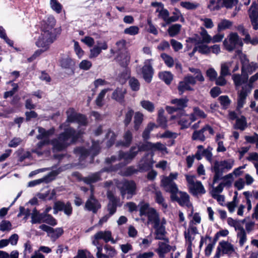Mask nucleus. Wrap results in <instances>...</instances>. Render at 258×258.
Instances as JSON below:
<instances>
[{"instance_id": "1", "label": "nucleus", "mask_w": 258, "mask_h": 258, "mask_svg": "<svg viewBox=\"0 0 258 258\" xmlns=\"http://www.w3.org/2000/svg\"><path fill=\"white\" fill-rule=\"evenodd\" d=\"M234 163L235 160L232 158L215 161L211 166V171L214 173L213 184L222 180L221 183L224 186H230L234 180L233 173H229L224 176L223 174L230 170L234 166Z\"/></svg>"}, {"instance_id": "2", "label": "nucleus", "mask_w": 258, "mask_h": 258, "mask_svg": "<svg viewBox=\"0 0 258 258\" xmlns=\"http://www.w3.org/2000/svg\"><path fill=\"white\" fill-rule=\"evenodd\" d=\"M80 131L77 132L72 128H68L60 134L57 138L50 141V144L52 146L54 151H60L67 148L71 143L75 142L81 134Z\"/></svg>"}, {"instance_id": "3", "label": "nucleus", "mask_w": 258, "mask_h": 258, "mask_svg": "<svg viewBox=\"0 0 258 258\" xmlns=\"http://www.w3.org/2000/svg\"><path fill=\"white\" fill-rule=\"evenodd\" d=\"M55 20L52 16L48 17L47 20L43 22L41 35L36 42L38 47H46L55 40Z\"/></svg>"}, {"instance_id": "4", "label": "nucleus", "mask_w": 258, "mask_h": 258, "mask_svg": "<svg viewBox=\"0 0 258 258\" xmlns=\"http://www.w3.org/2000/svg\"><path fill=\"white\" fill-rule=\"evenodd\" d=\"M223 45L225 49L229 52L236 50L237 53H239V48L243 46V42L236 33L232 32L224 40Z\"/></svg>"}, {"instance_id": "5", "label": "nucleus", "mask_w": 258, "mask_h": 258, "mask_svg": "<svg viewBox=\"0 0 258 258\" xmlns=\"http://www.w3.org/2000/svg\"><path fill=\"white\" fill-rule=\"evenodd\" d=\"M198 233L196 226L192 222H189L188 227L184 232V236L186 243L187 244V252L185 258H192V244L195 236Z\"/></svg>"}, {"instance_id": "6", "label": "nucleus", "mask_w": 258, "mask_h": 258, "mask_svg": "<svg viewBox=\"0 0 258 258\" xmlns=\"http://www.w3.org/2000/svg\"><path fill=\"white\" fill-rule=\"evenodd\" d=\"M139 152V149L137 147H132L128 152H123L120 151L118 152V157H116L114 156H111L110 158L106 159V162L107 164H111L115 162L117 160H123L125 164H128L136 156Z\"/></svg>"}, {"instance_id": "7", "label": "nucleus", "mask_w": 258, "mask_h": 258, "mask_svg": "<svg viewBox=\"0 0 258 258\" xmlns=\"http://www.w3.org/2000/svg\"><path fill=\"white\" fill-rule=\"evenodd\" d=\"M117 187L119 189L123 198H126L129 200L136 194L137 186L132 180H122L117 184Z\"/></svg>"}, {"instance_id": "8", "label": "nucleus", "mask_w": 258, "mask_h": 258, "mask_svg": "<svg viewBox=\"0 0 258 258\" xmlns=\"http://www.w3.org/2000/svg\"><path fill=\"white\" fill-rule=\"evenodd\" d=\"M67 115V121L69 122H77L79 124V127L81 129L77 132L81 131L82 134L83 133L82 130H84V127L87 124L86 118L85 116L77 113L73 108L68 109L66 112Z\"/></svg>"}, {"instance_id": "9", "label": "nucleus", "mask_w": 258, "mask_h": 258, "mask_svg": "<svg viewBox=\"0 0 258 258\" xmlns=\"http://www.w3.org/2000/svg\"><path fill=\"white\" fill-rule=\"evenodd\" d=\"M91 240L93 245H100L101 240L105 243H107L109 241H111L113 243H115L112 233L109 230L98 231L91 236Z\"/></svg>"}, {"instance_id": "10", "label": "nucleus", "mask_w": 258, "mask_h": 258, "mask_svg": "<svg viewBox=\"0 0 258 258\" xmlns=\"http://www.w3.org/2000/svg\"><path fill=\"white\" fill-rule=\"evenodd\" d=\"M178 176V173L175 172L170 173L168 176L163 177L161 179V186L166 191H173L176 190L177 185L173 180L176 179Z\"/></svg>"}, {"instance_id": "11", "label": "nucleus", "mask_w": 258, "mask_h": 258, "mask_svg": "<svg viewBox=\"0 0 258 258\" xmlns=\"http://www.w3.org/2000/svg\"><path fill=\"white\" fill-rule=\"evenodd\" d=\"M168 192L171 194V199L172 201H176L182 206L189 207L190 206L189 197L186 192L179 191L178 187L173 191Z\"/></svg>"}, {"instance_id": "12", "label": "nucleus", "mask_w": 258, "mask_h": 258, "mask_svg": "<svg viewBox=\"0 0 258 258\" xmlns=\"http://www.w3.org/2000/svg\"><path fill=\"white\" fill-rule=\"evenodd\" d=\"M38 135L37 136V139L38 140L44 139L37 144V149H41L43 146L50 144L48 138L54 133V129L51 128L46 131L41 127H38Z\"/></svg>"}, {"instance_id": "13", "label": "nucleus", "mask_w": 258, "mask_h": 258, "mask_svg": "<svg viewBox=\"0 0 258 258\" xmlns=\"http://www.w3.org/2000/svg\"><path fill=\"white\" fill-rule=\"evenodd\" d=\"M100 149V147L99 142H93L89 152L83 147L77 148L75 149L74 151L76 154L80 156L81 159L83 160L89 154L91 155L92 156H96L99 152Z\"/></svg>"}, {"instance_id": "14", "label": "nucleus", "mask_w": 258, "mask_h": 258, "mask_svg": "<svg viewBox=\"0 0 258 258\" xmlns=\"http://www.w3.org/2000/svg\"><path fill=\"white\" fill-rule=\"evenodd\" d=\"M153 59H146L144 62V65L142 68V74L144 79L146 82L150 83L153 77L154 70L152 67Z\"/></svg>"}, {"instance_id": "15", "label": "nucleus", "mask_w": 258, "mask_h": 258, "mask_svg": "<svg viewBox=\"0 0 258 258\" xmlns=\"http://www.w3.org/2000/svg\"><path fill=\"white\" fill-rule=\"evenodd\" d=\"M53 209L54 214H56L58 211H63L68 216H70L73 212L71 204L69 202L65 203L61 201L56 202L54 204Z\"/></svg>"}, {"instance_id": "16", "label": "nucleus", "mask_w": 258, "mask_h": 258, "mask_svg": "<svg viewBox=\"0 0 258 258\" xmlns=\"http://www.w3.org/2000/svg\"><path fill=\"white\" fill-rule=\"evenodd\" d=\"M249 87L248 86H242L241 90L237 93L238 97L237 99L238 110L241 109L246 103V97L250 93Z\"/></svg>"}, {"instance_id": "17", "label": "nucleus", "mask_w": 258, "mask_h": 258, "mask_svg": "<svg viewBox=\"0 0 258 258\" xmlns=\"http://www.w3.org/2000/svg\"><path fill=\"white\" fill-rule=\"evenodd\" d=\"M85 209L89 211H91L93 213H97V211L101 208V205L98 201L96 199L93 195V189H91V195L87 200L85 206Z\"/></svg>"}, {"instance_id": "18", "label": "nucleus", "mask_w": 258, "mask_h": 258, "mask_svg": "<svg viewBox=\"0 0 258 258\" xmlns=\"http://www.w3.org/2000/svg\"><path fill=\"white\" fill-rule=\"evenodd\" d=\"M166 224V221L164 218H162L161 222L153 226L155 229V239L159 240H165V234L166 233L165 225Z\"/></svg>"}, {"instance_id": "19", "label": "nucleus", "mask_w": 258, "mask_h": 258, "mask_svg": "<svg viewBox=\"0 0 258 258\" xmlns=\"http://www.w3.org/2000/svg\"><path fill=\"white\" fill-rule=\"evenodd\" d=\"M120 167V166L119 165H118L117 166H116L115 167H111L107 170L103 169L100 172L93 173L92 174L89 175L87 177H84L83 178V180L84 181V182L86 183L87 184H92L93 183L96 182L101 180L100 174L103 171H105V170L114 171V170H117V169H118Z\"/></svg>"}, {"instance_id": "20", "label": "nucleus", "mask_w": 258, "mask_h": 258, "mask_svg": "<svg viewBox=\"0 0 258 258\" xmlns=\"http://www.w3.org/2000/svg\"><path fill=\"white\" fill-rule=\"evenodd\" d=\"M251 25L253 29H258V6L253 3L250 7L249 12Z\"/></svg>"}, {"instance_id": "21", "label": "nucleus", "mask_w": 258, "mask_h": 258, "mask_svg": "<svg viewBox=\"0 0 258 258\" xmlns=\"http://www.w3.org/2000/svg\"><path fill=\"white\" fill-rule=\"evenodd\" d=\"M97 44L90 49V53L89 56L90 58L97 57L101 52L102 50H106L108 48L107 44L105 41H97Z\"/></svg>"}, {"instance_id": "22", "label": "nucleus", "mask_w": 258, "mask_h": 258, "mask_svg": "<svg viewBox=\"0 0 258 258\" xmlns=\"http://www.w3.org/2000/svg\"><path fill=\"white\" fill-rule=\"evenodd\" d=\"M133 134L130 130H126L124 132L123 135V140L118 141L116 143V146H121L124 147H129L133 140Z\"/></svg>"}, {"instance_id": "23", "label": "nucleus", "mask_w": 258, "mask_h": 258, "mask_svg": "<svg viewBox=\"0 0 258 258\" xmlns=\"http://www.w3.org/2000/svg\"><path fill=\"white\" fill-rule=\"evenodd\" d=\"M56 172L55 171H53L48 174L47 176L34 180L31 181L29 182L28 186V187H33L37 185H38L42 182H49L53 179L54 177L56 175Z\"/></svg>"}, {"instance_id": "24", "label": "nucleus", "mask_w": 258, "mask_h": 258, "mask_svg": "<svg viewBox=\"0 0 258 258\" xmlns=\"http://www.w3.org/2000/svg\"><path fill=\"white\" fill-rule=\"evenodd\" d=\"M165 240L166 242H159L158 248L156 250L160 258H164L165 254L170 250L171 246L168 244V239Z\"/></svg>"}, {"instance_id": "25", "label": "nucleus", "mask_w": 258, "mask_h": 258, "mask_svg": "<svg viewBox=\"0 0 258 258\" xmlns=\"http://www.w3.org/2000/svg\"><path fill=\"white\" fill-rule=\"evenodd\" d=\"M126 93V89L123 87H117L112 93V98L122 103L124 102V95Z\"/></svg>"}, {"instance_id": "26", "label": "nucleus", "mask_w": 258, "mask_h": 258, "mask_svg": "<svg viewBox=\"0 0 258 258\" xmlns=\"http://www.w3.org/2000/svg\"><path fill=\"white\" fill-rule=\"evenodd\" d=\"M200 33L201 38L195 39L196 44H209L212 41V37L208 34L207 31L203 27H201Z\"/></svg>"}, {"instance_id": "27", "label": "nucleus", "mask_w": 258, "mask_h": 258, "mask_svg": "<svg viewBox=\"0 0 258 258\" xmlns=\"http://www.w3.org/2000/svg\"><path fill=\"white\" fill-rule=\"evenodd\" d=\"M148 218L147 224H152L153 226L161 222L158 213L155 210L151 211L147 216Z\"/></svg>"}, {"instance_id": "28", "label": "nucleus", "mask_w": 258, "mask_h": 258, "mask_svg": "<svg viewBox=\"0 0 258 258\" xmlns=\"http://www.w3.org/2000/svg\"><path fill=\"white\" fill-rule=\"evenodd\" d=\"M219 246L223 254H231L235 251L234 246L230 243L222 241L219 242Z\"/></svg>"}, {"instance_id": "29", "label": "nucleus", "mask_w": 258, "mask_h": 258, "mask_svg": "<svg viewBox=\"0 0 258 258\" xmlns=\"http://www.w3.org/2000/svg\"><path fill=\"white\" fill-rule=\"evenodd\" d=\"M153 162L148 158V155L144 156L140 161L138 164L139 170L140 171H145L148 170L152 167Z\"/></svg>"}, {"instance_id": "30", "label": "nucleus", "mask_w": 258, "mask_h": 258, "mask_svg": "<svg viewBox=\"0 0 258 258\" xmlns=\"http://www.w3.org/2000/svg\"><path fill=\"white\" fill-rule=\"evenodd\" d=\"M191 192L194 195L204 194L206 190L201 181H196V183L189 188Z\"/></svg>"}, {"instance_id": "31", "label": "nucleus", "mask_w": 258, "mask_h": 258, "mask_svg": "<svg viewBox=\"0 0 258 258\" xmlns=\"http://www.w3.org/2000/svg\"><path fill=\"white\" fill-rule=\"evenodd\" d=\"M232 79L235 85L237 87L242 85L243 86L247 84L248 76L247 75L241 76L240 75L235 74L232 76Z\"/></svg>"}, {"instance_id": "32", "label": "nucleus", "mask_w": 258, "mask_h": 258, "mask_svg": "<svg viewBox=\"0 0 258 258\" xmlns=\"http://www.w3.org/2000/svg\"><path fill=\"white\" fill-rule=\"evenodd\" d=\"M45 213H40L36 209L33 210L31 214V223L32 224L43 222Z\"/></svg>"}, {"instance_id": "33", "label": "nucleus", "mask_w": 258, "mask_h": 258, "mask_svg": "<svg viewBox=\"0 0 258 258\" xmlns=\"http://www.w3.org/2000/svg\"><path fill=\"white\" fill-rule=\"evenodd\" d=\"M140 215L142 216L143 215L147 216L151 211L154 209L150 207L148 203L145 202H141L139 204Z\"/></svg>"}, {"instance_id": "34", "label": "nucleus", "mask_w": 258, "mask_h": 258, "mask_svg": "<svg viewBox=\"0 0 258 258\" xmlns=\"http://www.w3.org/2000/svg\"><path fill=\"white\" fill-rule=\"evenodd\" d=\"M232 61H227L221 63L220 74L223 76H228L231 75L230 68L232 66Z\"/></svg>"}, {"instance_id": "35", "label": "nucleus", "mask_w": 258, "mask_h": 258, "mask_svg": "<svg viewBox=\"0 0 258 258\" xmlns=\"http://www.w3.org/2000/svg\"><path fill=\"white\" fill-rule=\"evenodd\" d=\"M188 100L186 98L181 99H174L171 100V103L176 105L178 110L182 109L187 106Z\"/></svg>"}, {"instance_id": "36", "label": "nucleus", "mask_w": 258, "mask_h": 258, "mask_svg": "<svg viewBox=\"0 0 258 258\" xmlns=\"http://www.w3.org/2000/svg\"><path fill=\"white\" fill-rule=\"evenodd\" d=\"M158 76L159 78L167 85L171 83L173 78V75L168 71L160 72Z\"/></svg>"}, {"instance_id": "37", "label": "nucleus", "mask_w": 258, "mask_h": 258, "mask_svg": "<svg viewBox=\"0 0 258 258\" xmlns=\"http://www.w3.org/2000/svg\"><path fill=\"white\" fill-rule=\"evenodd\" d=\"M191 114L190 115H185L181 117L180 119L178 121V124L181 125V128H187L192 122L190 119Z\"/></svg>"}, {"instance_id": "38", "label": "nucleus", "mask_w": 258, "mask_h": 258, "mask_svg": "<svg viewBox=\"0 0 258 258\" xmlns=\"http://www.w3.org/2000/svg\"><path fill=\"white\" fill-rule=\"evenodd\" d=\"M104 249L105 252L102 256V258H112L116 254L115 249L109 245H105L104 247Z\"/></svg>"}, {"instance_id": "39", "label": "nucleus", "mask_w": 258, "mask_h": 258, "mask_svg": "<svg viewBox=\"0 0 258 258\" xmlns=\"http://www.w3.org/2000/svg\"><path fill=\"white\" fill-rule=\"evenodd\" d=\"M63 233V230L62 228H56L55 229L51 228L48 235L52 240H55L60 236Z\"/></svg>"}, {"instance_id": "40", "label": "nucleus", "mask_w": 258, "mask_h": 258, "mask_svg": "<svg viewBox=\"0 0 258 258\" xmlns=\"http://www.w3.org/2000/svg\"><path fill=\"white\" fill-rule=\"evenodd\" d=\"M143 114L140 112H137L135 113L134 116V129L137 131L139 129L141 124L143 120Z\"/></svg>"}, {"instance_id": "41", "label": "nucleus", "mask_w": 258, "mask_h": 258, "mask_svg": "<svg viewBox=\"0 0 258 258\" xmlns=\"http://www.w3.org/2000/svg\"><path fill=\"white\" fill-rule=\"evenodd\" d=\"M232 25V22L226 19L222 20L218 24L217 30L221 32L227 29L230 28Z\"/></svg>"}, {"instance_id": "42", "label": "nucleus", "mask_w": 258, "mask_h": 258, "mask_svg": "<svg viewBox=\"0 0 258 258\" xmlns=\"http://www.w3.org/2000/svg\"><path fill=\"white\" fill-rule=\"evenodd\" d=\"M110 89L107 88V89H104L102 90L98 94V96L97 97L96 100H95V103L96 104L99 106L101 107L103 105V100L104 98L105 97V95L106 93L108 91H110Z\"/></svg>"}, {"instance_id": "43", "label": "nucleus", "mask_w": 258, "mask_h": 258, "mask_svg": "<svg viewBox=\"0 0 258 258\" xmlns=\"http://www.w3.org/2000/svg\"><path fill=\"white\" fill-rule=\"evenodd\" d=\"M204 132L205 130H204V127L200 130L195 131L192 135V139L193 140H198L201 142L205 141L206 137L204 134Z\"/></svg>"}, {"instance_id": "44", "label": "nucleus", "mask_w": 258, "mask_h": 258, "mask_svg": "<svg viewBox=\"0 0 258 258\" xmlns=\"http://www.w3.org/2000/svg\"><path fill=\"white\" fill-rule=\"evenodd\" d=\"M181 28V25L179 24H175L172 25L168 29L169 35L171 37H174L177 35Z\"/></svg>"}, {"instance_id": "45", "label": "nucleus", "mask_w": 258, "mask_h": 258, "mask_svg": "<svg viewBox=\"0 0 258 258\" xmlns=\"http://www.w3.org/2000/svg\"><path fill=\"white\" fill-rule=\"evenodd\" d=\"M196 116L204 118L206 117V114L203 110L196 107L194 108V112L191 114L190 119L191 121H194L196 120Z\"/></svg>"}, {"instance_id": "46", "label": "nucleus", "mask_w": 258, "mask_h": 258, "mask_svg": "<svg viewBox=\"0 0 258 258\" xmlns=\"http://www.w3.org/2000/svg\"><path fill=\"white\" fill-rule=\"evenodd\" d=\"M61 66L66 69H69L75 64L74 60L70 57L67 56L62 58L60 61Z\"/></svg>"}, {"instance_id": "47", "label": "nucleus", "mask_w": 258, "mask_h": 258, "mask_svg": "<svg viewBox=\"0 0 258 258\" xmlns=\"http://www.w3.org/2000/svg\"><path fill=\"white\" fill-rule=\"evenodd\" d=\"M159 151L164 155L168 154V149L166 146L161 142H157L156 143H154L153 151Z\"/></svg>"}, {"instance_id": "48", "label": "nucleus", "mask_w": 258, "mask_h": 258, "mask_svg": "<svg viewBox=\"0 0 258 258\" xmlns=\"http://www.w3.org/2000/svg\"><path fill=\"white\" fill-rule=\"evenodd\" d=\"M140 105L144 109L150 112H152L154 110L155 107L154 104L149 100H142L140 102Z\"/></svg>"}, {"instance_id": "49", "label": "nucleus", "mask_w": 258, "mask_h": 258, "mask_svg": "<svg viewBox=\"0 0 258 258\" xmlns=\"http://www.w3.org/2000/svg\"><path fill=\"white\" fill-rule=\"evenodd\" d=\"M178 90L180 95H182L183 93L186 90H192V88L184 80L179 82Z\"/></svg>"}, {"instance_id": "50", "label": "nucleus", "mask_w": 258, "mask_h": 258, "mask_svg": "<svg viewBox=\"0 0 258 258\" xmlns=\"http://www.w3.org/2000/svg\"><path fill=\"white\" fill-rule=\"evenodd\" d=\"M180 5L182 7L188 10H196L200 6L199 4L197 3H192L190 2H181L180 3Z\"/></svg>"}, {"instance_id": "51", "label": "nucleus", "mask_w": 258, "mask_h": 258, "mask_svg": "<svg viewBox=\"0 0 258 258\" xmlns=\"http://www.w3.org/2000/svg\"><path fill=\"white\" fill-rule=\"evenodd\" d=\"M257 68V65L256 63L253 62L248 63V62H244L242 63V70L243 71L245 70L249 73H252Z\"/></svg>"}, {"instance_id": "52", "label": "nucleus", "mask_w": 258, "mask_h": 258, "mask_svg": "<svg viewBox=\"0 0 258 258\" xmlns=\"http://www.w3.org/2000/svg\"><path fill=\"white\" fill-rule=\"evenodd\" d=\"M188 70L191 73L194 74V77L196 78L197 81L200 82L204 81V77L200 69L190 67Z\"/></svg>"}, {"instance_id": "53", "label": "nucleus", "mask_w": 258, "mask_h": 258, "mask_svg": "<svg viewBox=\"0 0 258 258\" xmlns=\"http://www.w3.org/2000/svg\"><path fill=\"white\" fill-rule=\"evenodd\" d=\"M218 100L220 101L221 105L223 109H227L231 103V100L228 96L223 95L219 97Z\"/></svg>"}, {"instance_id": "54", "label": "nucleus", "mask_w": 258, "mask_h": 258, "mask_svg": "<svg viewBox=\"0 0 258 258\" xmlns=\"http://www.w3.org/2000/svg\"><path fill=\"white\" fill-rule=\"evenodd\" d=\"M123 33L125 34L134 36L139 33V28L137 26H131L125 28L123 31Z\"/></svg>"}, {"instance_id": "55", "label": "nucleus", "mask_w": 258, "mask_h": 258, "mask_svg": "<svg viewBox=\"0 0 258 258\" xmlns=\"http://www.w3.org/2000/svg\"><path fill=\"white\" fill-rule=\"evenodd\" d=\"M237 237L239 240V244L240 246H243L247 241L246 233L245 230L237 231Z\"/></svg>"}, {"instance_id": "56", "label": "nucleus", "mask_w": 258, "mask_h": 258, "mask_svg": "<svg viewBox=\"0 0 258 258\" xmlns=\"http://www.w3.org/2000/svg\"><path fill=\"white\" fill-rule=\"evenodd\" d=\"M19 254L17 250H13L10 254L6 251L0 250V258H18Z\"/></svg>"}, {"instance_id": "57", "label": "nucleus", "mask_w": 258, "mask_h": 258, "mask_svg": "<svg viewBox=\"0 0 258 258\" xmlns=\"http://www.w3.org/2000/svg\"><path fill=\"white\" fill-rule=\"evenodd\" d=\"M212 151V148L210 147L206 149H204V148L202 149V157H205L210 163H212V161L213 154Z\"/></svg>"}, {"instance_id": "58", "label": "nucleus", "mask_w": 258, "mask_h": 258, "mask_svg": "<svg viewBox=\"0 0 258 258\" xmlns=\"http://www.w3.org/2000/svg\"><path fill=\"white\" fill-rule=\"evenodd\" d=\"M155 200L157 203L162 205L164 208H167V205L165 202L164 198L163 197L161 191H156L155 192Z\"/></svg>"}, {"instance_id": "59", "label": "nucleus", "mask_w": 258, "mask_h": 258, "mask_svg": "<svg viewBox=\"0 0 258 258\" xmlns=\"http://www.w3.org/2000/svg\"><path fill=\"white\" fill-rule=\"evenodd\" d=\"M161 57L164 60L165 63L168 67L171 68L173 66L174 60H173V58L171 56H170V55H169L166 53H162L161 55Z\"/></svg>"}, {"instance_id": "60", "label": "nucleus", "mask_w": 258, "mask_h": 258, "mask_svg": "<svg viewBox=\"0 0 258 258\" xmlns=\"http://www.w3.org/2000/svg\"><path fill=\"white\" fill-rule=\"evenodd\" d=\"M198 51L203 54H208L210 53V48L207 44H196Z\"/></svg>"}, {"instance_id": "61", "label": "nucleus", "mask_w": 258, "mask_h": 258, "mask_svg": "<svg viewBox=\"0 0 258 258\" xmlns=\"http://www.w3.org/2000/svg\"><path fill=\"white\" fill-rule=\"evenodd\" d=\"M177 137V133L172 132L170 131H166L162 134H158L157 135L158 138L175 139Z\"/></svg>"}, {"instance_id": "62", "label": "nucleus", "mask_w": 258, "mask_h": 258, "mask_svg": "<svg viewBox=\"0 0 258 258\" xmlns=\"http://www.w3.org/2000/svg\"><path fill=\"white\" fill-rule=\"evenodd\" d=\"M50 5L51 9L57 13L61 12L62 6L57 0H50Z\"/></svg>"}, {"instance_id": "63", "label": "nucleus", "mask_w": 258, "mask_h": 258, "mask_svg": "<svg viewBox=\"0 0 258 258\" xmlns=\"http://www.w3.org/2000/svg\"><path fill=\"white\" fill-rule=\"evenodd\" d=\"M92 62L87 59H84L82 60L79 64L80 69L84 71L89 70L92 67Z\"/></svg>"}, {"instance_id": "64", "label": "nucleus", "mask_w": 258, "mask_h": 258, "mask_svg": "<svg viewBox=\"0 0 258 258\" xmlns=\"http://www.w3.org/2000/svg\"><path fill=\"white\" fill-rule=\"evenodd\" d=\"M77 256L78 258H94L89 251L85 250H79Z\"/></svg>"}]
</instances>
